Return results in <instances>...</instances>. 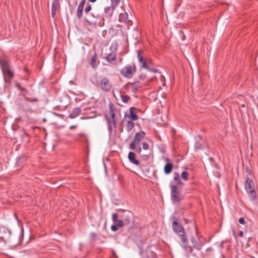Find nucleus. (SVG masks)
<instances>
[{
	"instance_id": "39448f33",
	"label": "nucleus",
	"mask_w": 258,
	"mask_h": 258,
	"mask_svg": "<svg viewBox=\"0 0 258 258\" xmlns=\"http://www.w3.org/2000/svg\"><path fill=\"white\" fill-rule=\"evenodd\" d=\"M91 16L96 19H101L102 20V22L98 24L96 21L90 20L87 19H85L84 22L85 24H87L89 26H96L97 25H98L99 26H102L103 25L104 19L100 14L94 12L91 14Z\"/></svg>"
},
{
	"instance_id": "c03bdc74",
	"label": "nucleus",
	"mask_w": 258,
	"mask_h": 258,
	"mask_svg": "<svg viewBox=\"0 0 258 258\" xmlns=\"http://www.w3.org/2000/svg\"><path fill=\"white\" fill-rule=\"evenodd\" d=\"M155 79H156V77H153V78H151L149 79L148 80V83L146 85H145V86H147V85H149V84L150 82H153Z\"/></svg>"
},
{
	"instance_id": "c756f323",
	"label": "nucleus",
	"mask_w": 258,
	"mask_h": 258,
	"mask_svg": "<svg viewBox=\"0 0 258 258\" xmlns=\"http://www.w3.org/2000/svg\"><path fill=\"white\" fill-rule=\"evenodd\" d=\"M180 195H171V199L174 203H178L181 200Z\"/></svg>"
},
{
	"instance_id": "473e14b6",
	"label": "nucleus",
	"mask_w": 258,
	"mask_h": 258,
	"mask_svg": "<svg viewBox=\"0 0 258 258\" xmlns=\"http://www.w3.org/2000/svg\"><path fill=\"white\" fill-rule=\"evenodd\" d=\"M146 69L147 70H148V71L150 72H152V73H160L159 70L156 69V68H151L149 67V66L148 65L147 66V68H146Z\"/></svg>"
},
{
	"instance_id": "f8f14e48",
	"label": "nucleus",
	"mask_w": 258,
	"mask_h": 258,
	"mask_svg": "<svg viewBox=\"0 0 258 258\" xmlns=\"http://www.w3.org/2000/svg\"><path fill=\"white\" fill-rule=\"evenodd\" d=\"M117 54L115 51L111 52L105 57L106 60L112 64H115Z\"/></svg>"
},
{
	"instance_id": "412c9836",
	"label": "nucleus",
	"mask_w": 258,
	"mask_h": 258,
	"mask_svg": "<svg viewBox=\"0 0 258 258\" xmlns=\"http://www.w3.org/2000/svg\"><path fill=\"white\" fill-rule=\"evenodd\" d=\"M191 241L192 243L193 246L198 250H200L201 249V245L196 240L194 237H192L191 238Z\"/></svg>"
},
{
	"instance_id": "a18cd8bd",
	"label": "nucleus",
	"mask_w": 258,
	"mask_h": 258,
	"mask_svg": "<svg viewBox=\"0 0 258 258\" xmlns=\"http://www.w3.org/2000/svg\"><path fill=\"white\" fill-rule=\"evenodd\" d=\"M111 229L113 231H116L117 230V226L114 224L111 226Z\"/></svg>"
},
{
	"instance_id": "0eeeda50",
	"label": "nucleus",
	"mask_w": 258,
	"mask_h": 258,
	"mask_svg": "<svg viewBox=\"0 0 258 258\" xmlns=\"http://www.w3.org/2000/svg\"><path fill=\"white\" fill-rule=\"evenodd\" d=\"M137 57L140 64V67L144 69L147 68L148 65L147 59L144 57L142 50L139 49L137 50Z\"/></svg>"
},
{
	"instance_id": "58836bf2",
	"label": "nucleus",
	"mask_w": 258,
	"mask_h": 258,
	"mask_svg": "<svg viewBox=\"0 0 258 258\" xmlns=\"http://www.w3.org/2000/svg\"><path fill=\"white\" fill-rule=\"evenodd\" d=\"M92 9V6L90 4H88L87 6L85 8V13L87 14L90 12Z\"/></svg>"
},
{
	"instance_id": "680f3d73",
	"label": "nucleus",
	"mask_w": 258,
	"mask_h": 258,
	"mask_svg": "<svg viewBox=\"0 0 258 258\" xmlns=\"http://www.w3.org/2000/svg\"><path fill=\"white\" fill-rule=\"evenodd\" d=\"M190 189H191V190H195V189H196V187H190Z\"/></svg>"
},
{
	"instance_id": "b1692460",
	"label": "nucleus",
	"mask_w": 258,
	"mask_h": 258,
	"mask_svg": "<svg viewBox=\"0 0 258 258\" xmlns=\"http://www.w3.org/2000/svg\"><path fill=\"white\" fill-rule=\"evenodd\" d=\"M3 73L4 75H8L10 79H12L14 77V73L11 70L10 67L4 70Z\"/></svg>"
},
{
	"instance_id": "6ab92c4d",
	"label": "nucleus",
	"mask_w": 258,
	"mask_h": 258,
	"mask_svg": "<svg viewBox=\"0 0 258 258\" xmlns=\"http://www.w3.org/2000/svg\"><path fill=\"white\" fill-rule=\"evenodd\" d=\"M81 111V108L76 107L73 109L72 112L69 115V117L71 118H75L80 114Z\"/></svg>"
},
{
	"instance_id": "7c9ffc66",
	"label": "nucleus",
	"mask_w": 258,
	"mask_h": 258,
	"mask_svg": "<svg viewBox=\"0 0 258 258\" xmlns=\"http://www.w3.org/2000/svg\"><path fill=\"white\" fill-rule=\"evenodd\" d=\"M120 98L121 99V101L125 103H127L128 100L131 99L130 97L128 95H121Z\"/></svg>"
},
{
	"instance_id": "bb28decb",
	"label": "nucleus",
	"mask_w": 258,
	"mask_h": 258,
	"mask_svg": "<svg viewBox=\"0 0 258 258\" xmlns=\"http://www.w3.org/2000/svg\"><path fill=\"white\" fill-rule=\"evenodd\" d=\"M22 95L24 97L25 100L28 102L34 103L38 101V99L37 98H32L31 97H29L27 96L25 94H23Z\"/></svg>"
},
{
	"instance_id": "9b49d317",
	"label": "nucleus",
	"mask_w": 258,
	"mask_h": 258,
	"mask_svg": "<svg viewBox=\"0 0 258 258\" xmlns=\"http://www.w3.org/2000/svg\"><path fill=\"white\" fill-rule=\"evenodd\" d=\"M119 21L126 24L128 26H130L132 24V21L128 20V14L126 12L119 14Z\"/></svg>"
},
{
	"instance_id": "052dcab7",
	"label": "nucleus",
	"mask_w": 258,
	"mask_h": 258,
	"mask_svg": "<svg viewBox=\"0 0 258 258\" xmlns=\"http://www.w3.org/2000/svg\"><path fill=\"white\" fill-rule=\"evenodd\" d=\"M189 251L191 252L192 251V248L190 247H188Z\"/></svg>"
},
{
	"instance_id": "7ed1b4c3",
	"label": "nucleus",
	"mask_w": 258,
	"mask_h": 258,
	"mask_svg": "<svg viewBox=\"0 0 258 258\" xmlns=\"http://www.w3.org/2000/svg\"><path fill=\"white\" fill-rule=\"evenodd\" d=\"M97 87L103 92H108L111 90L113 86L109 79L104 77L98 82Z\"/></svg>"
},
{
	"instance_id": "72a5a7b5",
	"label": "nucleus",
	"mask_w": 258,
	"mask_h": 258,
	"mask_svg": "<svg viewBox=\"0 0 258 258\" xmlns=\"http://www.w3.org/2000/svg\"><path fill=\"white\" fill-rule=\"evenodd\" d=\"M114 224H115L117 227H121L123 225H124L123 221L120 220H118L117 221H114Z\"/></svg>"
},
{
	"instance_id": "4d7b16f0",
	"label": "nucleus",
	"mask_w": 258,
	"mask_h": 258,
	"mask_svg": "<svg viewBox=\"0 0 258 258\" xmlns=\"http://www.w3.org/2000/svg\"><path fill=\"white\" fill-rule=\"evenodd\" d=\"M24 70L25 72L26 73H28L29 71V70L27 69V68H25Z\"/></svg>"
},
{
	"instance_id": "4be33fe9",
	"label": "nucleus",
	"mask_w": 258,
	"mask_h": 258,
	"mask_svg": "<svg viewBox=\"0 0 258 258\" xmlns=\"http://www.w3.org/2000/svg\"><path fill=\"white\" fill-rule=\"evenodd\" d=\"M28 159L27 156L23 155L20 157L18 158L16 162V165H20L21 164L24 163Z\"/></svg>"
},
{
	"instance_id": "e433bc0d",
	"label": "nucleus",
	"mask_w": 258,
	"mask_h": 258,
	"mask_svg": "<svg viewBox=\"0 0 258 258\" xmlns=\"http://www.w3.org/2000/svg\"><path fill=\"white\" fill-rule=\"evenodd\" d=\"M138 78L140 80L143 81V80H145L147 78V76L146 74H144V73H141V74H140L139 75Z\"/></svg>"
},
{
	"instance_id": "a878e982",
	"label": "nucleus",
	"mask_w": 258,
	"mask_h": 258,
	"mask_svg": "<svg viewBox=\"0 0 258 258\" xmlns=\"http://www.w3.org/2000/svg\"><path fill=\"white\" fill-rule=\"evenodd\" d=\"M107 121V126L109 132L110 133H112V119L110 118L109 117H106Z\"/></svg>"
},
{
	"instance_id": "9d476101",
	"label": "nucleus",
	"mask_w": 258,
	"mask_h": 258,
	"mask_svg": "<svg viewBox=\"0 0 258 258\" xmlns=\"http://www.w3.org/2000/svg\"><path fill=\"white\" fill-rule=\"evenodd\" d=\"M138 110V109L134 107H131L130 108V114H125L124 115V119L125 117H128L131 120L136 121L139 119V116L136 114V110Z\"/></svg>"
},
{
	"instance_id": "aec40b11",
	"label": "nucleus",
	"mask_w": 258,
	"mask_h": 258,
	"mask_svg": "<svg viewBox=\"0 0 258 258\" xmlns=\"http://www.w3.org/2000/svg\"><path fill=\"white\" fill-rule=\"evenodd\" d=\"M199 137L200 138V141H196L194 146V149L196 151L201 150L203 149V144L201 142L202 137L200 135L199 136Z\"/></svg>"
},
{
	"instance_id": "a19ab883",
	"label": "nucleus",
	"mask_w": 258,
	"mask_h": 258,
	"mask_svg": "<svg viewBox=\"0 0 258 258\" xmlns=\"http://www.w3.org/2000/svg\"><path fill=\"white\" fill-rule=\"evenodd\" d=\"M118 214L116 213H113L112 214V221L113 223H114V221H117L118 219Z\"/></svg>"
},
{
	"instance_id": "4c0bfd02",
	"label": "nucleus",
	"mask_w": 258,
	"mask_h": 258,
	"mask_svg": "<svg viewBox=\"0 0 258 258\" xmlns=\"http://www.w3.org/2000/svg\"><path fill=\"white\" fill-rule=\"evenodd\" d=\"M138 144L136 142H134V141L133 140V142L130 145V149L132 150H135Z\"/></svg>"
},
{
	"instance_id": "de8ad7c7",
	"label": "nucleus",
	"mask_w": 258,
	"mask_h": 258,
	"mask_svg": "<svg viewBox=\"0 0 258 258\" xmlns=\"http://www.w3.org/2000/svg\"><path fill=\"white\" fill-rule=\"evenodd\" d=\"M112 125L114 128L117 127V122H116L115 119H112Z\"/></svg>"
},
{
	"instance_id": "3c124183",
	"label": "nucleus",
	"mask_w": 258,
	"mask_h": 258,
	"mask_svg": "<svg viewBox=\"0 0 258 258\" xmlns=\"http://www.w3.org/2000/svg\"><path fill=\"white\" fill-rule=\"evenodd\" d=\"M15 86L17 88H18V89L21 90V89L22 88L21 85L19 83H16Z\"/></svg>"
},
{
	"instance_id": "8fccbe9b",
	"label": "nucleus",
	"mask_w": 258,
	"mask_h": 258,
	"mask_svg": "<svg viewBox=\"0 0 258 258\" xmlns=\"http://www.w3.org/2000/svg\"><path fill=\"white\" fill-rule=\"evenodd\" d=\"M239 222L241 224H244L245 223V220L242 217L239 218Z\"/></svg>"
},
{
	"instance_id": "864d4df0",
	"label": "nucleus",
	"mask_w": 258,
	"mask_h": 258,
	"mask_svg": "<svg viewBox=\"0 0 258 258\" xmlns=\"http://www.w3.org/2000/svg\"><path fill=\"white\" fill-rule=\"evenodd\" d=\"M21 90V91H22L24 92L25 93H26V92H27V91H28V90H27L26 88H23V87H22V88L21 89V90Z\"/></svg>"
},
{
	"instance_id": "f03ea898",
	"label": "nucleus",
	"mask_w": 258,
	"mask_h": 258,
	"mask_svg": "<svg viewBox=\"0 0 258 258\" xmlns=\"http://www.w3.org/2000/svg\"><path fill=\"white\" fill-rule=\"evenodd\" d=\"M246 171L247 174L246 175V180L245 183V188L248 194H255V186L253 180L250 179V176H252L250 171L249 170L248 168H246Z\"/></svg>"
},
{
	"instance_id": "f704fd0d",
	"label": "nucleus",
	"mask_w": 258,
	"mask_h": 258,
	"mask_svg": "<svg viewBox=\"0 0 258 258\" xmlns=\"http://www.w3.org/2000/svg\"><path fill=\"white\" fill-rule=\"evenodd\" d=\"M141 159L144 161H147L149 159V155L141 154L140 155Z\"/></svg>"
},
{
	"instance_id": "603ef678",
	"label": "nucleus",
	"mask_w": 258,
	"mask_h": 258,
	"mask_svg": "<svg viewBox=\"0 0 258 258\" xmlns=\"http://www.w3.org/2000/svg\"><path fill=\"white\" fill-rule=\"evenodd\" d=\"M110 114L111 115V117L109 118H111L112 119H114L115 117V113H112V114Z\"/></svg>"
},
{
	"instance_id": "ea45409f",
	"label": "nucleus",
	"mask_w": 258,
	"mask_h": 258,
	"mask_svg": "<svg viewBox=\"0 0 258 258\" xmlns=\"http://www.w3.org/2000/svg\"><path fill=\"white\" fill-rule=\"evenodd\" d=\"M142 148L144 150H147L149 149V145L147 143H143L142 144Z\"/></svg>"
},
{
	"instance_id": "c85d7f7f",
	"label": "nucleus",
	"mask_w": 258,
	"mask_h": 258,
	"mask_svg": "<svg viewBox=\"0 0 258 258\" xmlns=\"http://www.w3.org/2000/svg\"><path fill=\"white\" fill-rule=\"evenodd\" d=\"M109 114L115 113L116 111V108L114 105V104L110 102L109 104Z\"/></svg>"
},
{
	"instance_id": "dca6fc26",
	"label": "nucleus",
	"mask_w": 258,
	"mask_h": 258,
	"mask_svg": "<svg viewBox=\"0 0 258 258\" xmlns=\"http://www.w3.org/2000/svg\"><path fill=\"white\" fill-rule=\"evenodd\" d=\"M136 155L134 152H129V153L128 154V158L130 161L132 163H133L136 165H139L140 162L139 160H138L137 159H136Z\"/></svg>"
},
{
	"instance_id": "6e6d98bb",
	"label": "nucleus",
	"mask_w": 258,
	"mask_h": 258,
	"mask_svg": "<svg viewBox=\"0 0 258 258\" xmlns=\"http://www.w3.org/2000/svg\"><path fill=\"white\" fill-rule=\"evenodd\" d=\"M6 231L9 233V235L11 234V230L10 229H7Z\"/></svg>"
},
{
	"instance_id": "09e8293b",
	"label": "nucleus",
	"mask_w": 258,
	"mask_h": 258,
	"mask_svg": "<svg viewBox=\"0 0 258 258\" xmlns=\"http://www.w3.org/2000/svg\"><path fill=\"white\" fill-rule=\"evenodd\" d=\"M136 151L137 153H138L140 155L142 154V149H141V148L140 147H139V148H138L136 150Z\"/></svg>"
},
{
	"instance_id": "79ce46f5",
	"label": "nucleus",
	"mask_w": 258,
	"mask_h": 258,
	"mask_svg": "<svg viewBox=\"0 0 258 258\" xmlns=\"http://www.w3.org/2000/svg\"><path fill=\"white\" fill-rule=\"evenodd\" d=\"M160 81L162 82V85L165 86V77L161 75L160 77Z\"/></svg>"
},
{
	"instance_id": "f257e3e1",
	"label": "nucleus",
	"mask_w": 258,
	"mask_h": 258,
	"mask_svg": "<svg viewBox=\"0 0 258 258\" xmlns=\"http://www.w3.org/2000/svg\"><path fill=\"white\" fill-rule=\"evenodd\" d=\"M137 72V67L135 63L127 64L120 71L121 75L126 78H132Z\"/></svg>"
},
{
	"instance_id": "0e129e2a",
	"label": "nucleus",
	"mask_w": 258,
	"mask_h": 258,
	"mask_svg": "<svg viewBox=\"0 0 258 258\" xmlns=\"http://www.w3.org/2000/svg\"><path fill=\"white\" fill-rule=\"evenodd\" d=\"M122 59V58H120V62H121Z\"/></svg>"
},
{
	"instance_id": "5fc2aeb1",
	"label": "nucleus",
	"mask_w": 258,
	"mask_h": 258,
	"mask_svg": "<svg viewBox=\"0 0 258 258\" xmlns=\"http://www.w3.org/2000/svg\"><path fill=\"white\" fill-rule=\"evenodd\" d=\"M77 125H72L70 127V130H73V129H75L76 128H77Z\"/></svg>"
},
{
	"instance_id": "c9c22d12",
	"label": "nucleus",
	"mask_w": 258,
	"mask_h": 258,
	"mask_svg": "<svg viewBox=\"0 0 258 258\" xmlns=\"http://www.w3.org/2000/svg\"><path fill=\"white\" fill-rule=\"evenodd\" d=\"M171 194H176L177 190V186L176 185H171Z\"/></svg>"
},
{
	"instance_id": "49530a36",
	"label": "nucleus",
	"mask_w": 258,
	"mask_h": 258,
	"mask_svg": "<svg viewBox=\"0 0 258 258\" xmlns=\"http://www.w3.org/2000/svg\"><path fill=\"white\" fill-rule=\"evenodd\" d=\"M86 0H81L80 2L79 5L80 6H82V7H84V5L86 3Z\"/></svg>"
},
{
	"instance_id": "423d86ee",
	"label": "nucleus",
	"mask_w": 258,
	"mask_h": 258,
	"mask_svg": "<svg viewBox=\"0 0 258 258\" xmlns=\"http://www.w3.org/2000/svg\"><path fill=\"white\" fill-rule=\"evenodd\" d=\"M120 1V0H111V6L107 7L104 8V13L106 17H112L114 11L119 4Z\"/></svg>"
},
{
	"instance_id": "4468645a",
	"label": "nucleus",
	"mask_w": 258,
	"mask_h": 258,
	"mask_svg": "<svg viewBox=\"0 0 258 258\" xmlns=\"http://www.w3.org/2000/svg\"><path fill=\"white\" fill-rule=\"evenodd\" d=\"M59 6V0H53L51 7V16L52 18L55 17L56 10Z\"/></svg>"
},
{
	"instance_id": "13d9d810",
	"label": "nucleus",
	"mask_w": 258,
	"mask_h": 258,
	"mask_svg": "<svg viewBox=\"0 0 258 258\" xmlns=\"http://www.w3.org/2000/svg\"><path fill=\"white\" fill-rule=\"evenodd\" d=\"M97 0H89V2L95 3Z\"/></svg>"
},
{
	"instance_id": "20e7f679",
	"label": "nucleus",
	"mask_w": 258,
	"mask_h": 258,
	"mask_svg": "<svg viewBox=\"0 0 258 258\" xmlns=\"http://www.w3.org/2000/svg\"><path fill=\"white\" fill-rule=\"evenodd\" d=\"M172 228L173 231L178 234L183 242L187 241V239L184 235V231L183 228L177 223V221H174L172 223Z\"/></svg>"
},
{
	"instance_id": "cd10ccee",
	"label": "nucleus",
	"mask_w": 258,
	"mask_h": 258,
	"mask_svg": "<svg viewBox=\"0 0 258 258\" xmlns=\"http://www.w3.org/2000/svg\"><path fill=\"white\" fill-rule=\"evenodd\" d=\"M174 181L175 184L177 185H179L181 183V180H180V177L179 174L177 172L175 173Z\"/></svg>"
},
{
	"instance_id": "5701e85b",
	"label": "nucleus",
	"mask_w": 258,
	"mask_h": 258,
	"mask_svg": "<svg viewBox=\"0 0 258 258\" xmlns=\"http://www.w3.org/2000/svg\"><path fill=\"white\" fill-rule=\"evenodd\" d=\"M83 9H84V7H82V6H80L79 5L77 10L76 16H77V17L79 19L82 17Z\"/></svg>"
},
{
	"instance_id": "6e6552de",
	"label": "nucleus",
	"mask_w": 258,
	"mask_h": 258,
	"mask_svg": "<svg viewBox=\"0 0 258 258\" xmlns=\"http://www.w3.org/2000/svg\"><path fill=\"white\" fill-rule=\"evenodd\" d=\"M88 63L93 69H96L100 64L97 52L95 51L91 57L88 58Z\"/></svg>"
},
{
	"instance_id": "f3484780",
	"label": "nucleus",
	"mask_w": 258,
	"mask_h": 258,
	"mask_svg": "<svg viewBox=\"0 0 258 258\" xmlns=\"http://www.w3.org/2000/svg\"><path fill=\"white\" fill-rule=\"evenodd\" d=\"M145 135L144 132L136 133L134 139V142L139 144L144 138Z\"/></svg>"
},
{
	"instance_id": "393cba45",
	"label": "nucleus",
	"mask_w": 258,
	"mask_h": 258,
	"mask_svg": "<svg viewBox=\"0 0 258 258\" xmlns=\"http://www.w3.org/2000/svg\"><path fill=\"white\" fill-rule=\"evenodd\" d=\"M133 121V120H128L127 121L126 127V130L128 132H130V131H131L134 127L135 125H134V123Z\"/></svg>"
},
{
	"instance_id": "e2e57ef3",
	"label": "nucleus",
	"mask_w": 258,
	"mask_h": 258,
	"mask_svg": "<svg viewBox=\"0 0 258 258\" xmlns=\"http://www.w3.org/2000/svg\"><path fill=\"white\" fill-rule=\"evenodd\" d=\"M75 4V6H77V1H76V2H75V4Z\"/></svg>"
},
{
	"instance_id": "ddd939ff",
	"label": "nucleus",
	"mask_w": 258,
	"mask_h": 258,
	"mask_svg": "<svg viewBox=\"0 0 258 258\" xmlns=\"http://www.w3.org/2000/svg\"><path fill=\"white\" fill-rule=\"evenodd\" d=\"M132 214L130 212L124 213L121 216V218L122 219V221L124 225L130 224L132 222Z\"/></svg>"
},
{
	"instance_id": "1a4fd4ad",
	"label": "nucleus",
	"mask_w": 258,
	"mask_h": 258,
	"mask_svg": "<svg viewBox=\"0 0 258 258\" xmlns=\"http://www.w3.org/2000/svg\"><path fill=\"white\" fill-rule=\"evenodd\" d=\"M128 85H131V91L134 94H136L137 92L139 91V89L142 87V86L141 84V83L139 81H137L134 82H128L125 86Z\"/></svg>"
},
{
	"instance_id": "37998d69",
	"label": "nucleus",
	"mask_w": 258,
	"mask_h": 258,
	"mask_svg": "<svg viewBox=\"0 0 258 258\" xmlns=\"http://www.w3.org/2000/svg\"><path fill=\"white\" fill-rule=\"evenodd\" d=\"M249 198L251 200V201H254L256 199V195H249Z\"/></svg>"
},
{
	"instance_id": "bf43d9fd",
	"label": "nucleus",
	"mask_w": 258,
	"mask_h": 258,
	"mask_svg": "<svg viewBox=\"0 0 258 258\" xmlns=\"http://www.w3.org/2000/svg\"><path fill=\"white\" fill-rule=\"evenodd\" d=\"M243 232L242 231H241L239 233V235L242 237L243 236Z\"/></svg>"
},
{
	"instance_id": "2eb2a0df",
	"label": "nucleus",
	"mask_w": 258,
	"mask_h": 258,
	"mask_svg": "<svg viewBox=\"0 0 258 258\" xmlns=\"http://www.w3.org/2000/svg\"><path fill=\"white\" fill-rule=\"evenodd\" d=\"M165 161L166 162H168L167 163H166L164 166V171L165 174H168L172 171V170L173 169V164L171 163H169V159L168 157H166L165 158Z\"/></svg>"
},
{
	"instance_id": "2f4dec72",
	"label": "nucleus",
	"mask_w": 258,
	"mask_h": 258,
	"mask_svg": "<svg viewBox=\"0 0 258 258\" xmlns=\"http://www.w3.org/2000/svg\"><path fill=\"white\" fill-rule=\"evenodd\" d=\"M181 177L183 179L185 180H187L188 178V176H189V173L187 171H183L182 173H181Z\"/></svg>"
},
{
	"instance_id": "a211bd4d",
	"label": "nucleus",
	"mask_w": 258,
	"mask_h": 258,
	"mask_svg": "<svg viewBox=\"0 0 258 258\" xmlns=\"http://www.w3.org/2000/svg\"><path fill=\"white\" fill-rule=\"evenodd\" d=\"M0 65L2 68V72H4V70L10 67L9 62L6 58H0Z\"/></svg>"
}]
</instances>
